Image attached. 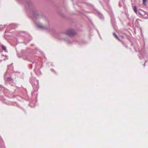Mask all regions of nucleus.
Segmentation results:
<instances>
[{
	"label": "nucleus",
	"instance_id": "9d476101",
	"mask_svg": "<svg viewBox=\"0 0 148 148\" xmlns=\"http://www.w3.org/2000/svg\"><path fill=\"white\" fill-rule=\"evenodd\" d=\"M146 2V0H143V5H146L145 3Z\"/></svg>",
	"mask_w": 148,
	"mask_h": 148
},
{
	"label": "nucleus",
	"instance_id": "7ed1b4c3",
	"mask_svg": "<svg viewBox=\"0 0 148 148\" xmlns=\"http://www.w3.org/2000/svg\"><path fill=\"white\" fill-rule=\"evenodd\" d=\"M8 59V56L0 54V62L2 60Z\"/></svg>",
	"mask_w": 148,
	"mask_h": 148
},
{
	"label": "nucleus",
	"instance_id": "423d86ee",
	"mask_svg": "<svg viewBox=\"0 0 148 148\" xmlns=\"http://www.w3.org/2000/svg\"><path fill=\"white\" fill-rule=\"evenodd\" d=\"M134 12L136 14H137V9L136 7L135 6L134 7Z\"/></svg>",
	"mask_w": 148,
	"mask_h": 148
},
{
	"label": "nucleus",
	"instance_id": "f03ea898",
	"mask_svg": "<svg viewBox=\"0 0 148 148\" xmlns=\"http://www.w3.org/2000/svg\"><path fill=\"white\" fill-rule=\"evenodd\" d=\"M65 34L69 36H72L75 34V31L73 30H69L66 31Z\"/></svg>",
	"mask_w": 148,
	"mask_h": 148
},
{
	"label": "nucleus",
	"instance_id": "20e7f679",
	"mask_svg": "<svg viewBox=\"0 0 148 148\" xmlns=\"http://www.w3.org/2000/svg\"><path fill=\"white\" fill-rule=\"evenodd\" d=\"M33 16L37 18L38 16L39 15L36 11H34L33 12Z\"/></svg>",
	"mask_w": 148,
	"mask_h": 148
},
{
	"label": "nucleus",
	"instance_id": "f8f14e48",
	"mask_svg": "<svg viewBox=\"0 0 148 148\" xmlns=\"http://www.w3.org/2000/svg\"><path fill=\"white\" fill-rule=\"evenodd\" d=\"M100 16H100V18L101 19H103V16L102 15H100Z\"/></svg>",
	"mask_w": 148,
	"mask_h": 148
},
{
	"label": "nucleus",
	"instance_id": "6e6552de",
	"mask_svg": "<svg viewBox=\"0 0 148 148\" xmlns=\"http://www.w3.org/2000/svg\"><path fill=\"white\" fill-rule=\"evenodd\" d=\"M7 80L9 81H11L12 80V79L11 77H7Z\"/></svg>",
	"mask_w": 148,
	"mask_h": 148
},
{
	"label": "nucleus",
	"instance_id": "9b49d317",
	"mask_svg": "<svg viewBox=\"0 0 148 148\" xmlns=\"http://www.w3.org/2000/svg\"><path fill=\"white\" fill-rule=\"evenodd\" d=\"M66 42L69 44L70 43V42L69 40L68 39H67L66 40Z\"/></svg>",
	"mask_w": 148,
	"mask_h": 148
},
{
	"label": "nucleus",
	"instance_id": "1a4fd4ad",
	"mask_svg": "<svg viewBox=\"0 0 148 148\" xmlns=\"http://www.w3.org/2000/svg\"><path fill=\"white\" fill-rule=\"evenodd\" d=\"M113 35L117 39L119 40L118 38V36L114 33H113Z\"/></svg>",
	"mask_w": 148,
	"mask_h": 148
},
{
	"label": "nucleus",
	"instance_id": "0eeeda50",
	"mask_svg": "<svg viewBox=\"0 0 148 148\" xmlns=\"http://www.w3.org/2000/svg\"><path fill=\"white\" fill-rule=\"evenodd\" d=\"M35 85H33V87L34 88V90H35L37 91V90L38 88V86H36V89H35Z\"/></svg>",
	"mask_w": 148,
	"mask_h": 148
},
{
	"label": "nucleus",
	"instance_id": "39448f33",
	"mask_svg": "<svg viewBox=\"0 0 148 148\" xmlns=\"http://www.w3.org/2000/svg\"><path fill=\"white\" fill-rule=\"evenodd\" d=\"M1 47H2V49L5 52H7V51L6 49V47L5 46H3V45H2L1 46Z\"/></svg>",
	"mask_w": 148,
	"mask_h": 148
},
{
	"label": "nucleus",
	"instance_id": "f257e3e1",
	"mask_svg": "<svg viewBox=\"0 0 148 148\" xmlns=\"http://www.w3.org/2000/svg\"><path fill=\"white\" fill-rule=\"evenodd\" d=\"M36 26L39 28L42 29H45L46 30H48L49 28V25H48L47 27H44L42 25V24L39 22H37L36 23Z\"/></svg>",
	"mask_w": 148,
	"mask_h": 148
},
{
	"label": "nucleus",
	"instance_id": "ddd939ff",
	"mask_svg": "<svg viewBox=\"0 0 148 148\" xmlns=\"http://www.w3.org/2000/svg\"><path fill=\"white\" fill-rule=\"evenodd\" d=\"M0 87L1 88H4V87H3V86H2V85H0Z\"/></svg>",
	"mask_w": 148,
	"mask_h": 148
}]
</instances>
